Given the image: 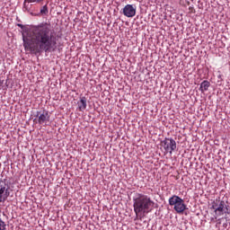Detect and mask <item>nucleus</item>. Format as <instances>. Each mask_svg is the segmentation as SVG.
Segmentation results:
<instances>
[{
	"label": "nucleus",
	"instance_id": "1",
	"mask_svg": "<svg viewBox=\"0 0 230 230\" xmlns=\"http://www.w3.org/2000/svg\"><path fill=\"white\" fill-rule=\"evenodd\" d=\"M22 37L25 51H30L34 55L48 51L51 48V44L55 42L53 32L46 26L35 28L33 31H28L27 36L23 34Z\"/></svg>",
	"mask_w": 230,
	"mask_h": 230
},
{
	"label": "nucleus",
	"instance_id": "3",
	"mask_svg": "<svg viewBox=\"0 0 230 230\" xmlns=\"http://www.w3.org/2000/svg\"><path fill=\"white\" fill-rule=\"evenodd\" d=\"M169 205L173 206L174 211L179 215L184 213L188 209L186 204L184 203V199L182 198L173 195L169 199Z\"/></svg>",
	"mask_w": 230,
	"mask_h": 230
},
{
	"label": "nucleus",
	"instance_id": "7",
	"mask_svg": "<svg viewBox=\"0 0 230 230\" xmlns=\"http://www.w3.org/2000/svg\"><path fill=\"white\" fill-rule=\"evenodd\" d=\"M137 7L134 4H127L123 8V14L126 17H134L136 15Z\"/></svg>",
	"mask_w": 230,
	"mask_h": 230
},
{
	"label": "nucleus",
	"instance_id": "5",
	"mask_svg": "<svg viewBox=\"0 0 230 230\" xmlns=\"http://www.w3.org/2000/svg\"><path fill=\"white\" fill-rule=\"evenodd\" d=\"M36 114L38 119H35L34 121H38L39 125L46 126L49 123V112L48 111H37Z\"/></svg>",
	"mask_w": 230,
	"mask_h": 230
},
{
	"label": "nucleus",
	"instance_id": "2",
	"mask_svg": "<svg viewBox=\"0 0 230 230\" xmlns=\"http://www.w3.org/2000/svg\"><path fill=\"white\" fill-rule=\"evenodd\" d=\"M133 202L134 212L137 217L148 215L155 208V202L152 200V198L141 193L137 194L136 198L133 199Z\"/></svg>",
	"mask_w": 230,
	"mask_h": 230
},
{
	"label": "nucleus",
	"instance_id": "10",
	"mask_svg": "<svg viewBox=\"0 0 230 230\" xmlns=\"http://www.w3.org/2000/svg\"><path fill=\"white\" fill-rule=\"evenodd\" d=\"M210 85L211 84L209 83V81L205 80L200 84L199 91H201V93H206V91L209 89Z\"/></svg>",
	"mask_w": 230,
	"mask_h": 230
},
{
	"label": "nucleus",
	"instance_id": "11",
	"mask_svg": "<svg viewBox=\"0 0 230 230\" xmlns=\"http://www.w3.org/2000/svg\"><path fill=\"white\" fill-rule=\"evenodd\" d=\"M2 215L3 213L0 211V230H6V223L3 221Z\"/></svg>",
	"mask_w": 230,
	"mask_h": 230
},
{
	"label": "nucleus",
	"instance_id": "14",
	"mask_svg": "<svg viewBox=\"0 0 230 230\" xmlns=\"http://www.w3.org/2000/svg\"><path fill=\"white\" fill-rule=\"evenodd\" d=\"M217 203H214L213 205H212V207H211V209H214L215 211H217Z\"/></svg>",
	"mask_w": 230,
	"mask_h": 230
},
{
	"label": "nucleus",
	"instance_id": "12",
	"mask_svg": "<svg viewBox=\"0 0 230 230\" xmlns=\"http://www.w3.org/2000/svg\"><path fill=\"white\" fill-rule=\"evenodd\" d=\"M40 13L46 15L48 13V4H44L40 9Z\"/></svg>",
	"mask_w": 230,
	"mask_h": 230
},
{
	"label": "nucleus",
	"instance_id": "9",
	"mask_svg": "<svg viewBox=\"0 0 230 230\" xmlns=\"http://www.w3.org/2000/svg\"><path fill=\"white\" fill-rule=\"evenodd\" d=\"M225 206H226V201H224V200L220 201L217 208H216V210H215L216 215L218 213L217 215L219 217H222V215H224V208H225Z\"/></svg>",
	"mask_w": 230,
	"mask_h": 230
},
{
	"label": "nucleus",
	"instance_id": "13",
	"mask_svg": "<svg viewBox=\"0 0 230 230\" xmlns=\"http://www.w3.org/2000/svg\"><path fill=\"white\" fill-rule=\"evenodd\" d=\"M30 3H31V2H30V1L23 2V8H25V10H31V4Z\"/></svg>",
	"mask_w": 230,
	"mask_h": 230
},
{
	"label": "nucleus",
	"instance_id": "6",
	"mask_svg": "<svg viewBox=\"0 0 230 230\" xmlns=\"http://www.w3.org/2000/svg\"><path fill=\"white\" fill-rule=\"evenodd\" d=\"M8 199V184L6 180H0V203Z\"/></svg>",
	"mask_w": 230,
	"mask_h": 230
},
{
	"label": "nucleus",
	"instance_id": "15",
	"mask_svg": "<svg viewBox=\"0 0 230 230\" xmlns=\"http://www.w3.org/2000/svg\"><path fill=\"white\" fill-rule=\"evenodd\" d=\"M1 85H3V83L0 81V87H1Z\"/></svg>",
	"mask_w": 230,
	"mask_h": 230
},
{
	"label": "nucleus",
	"instance_id": "4",
	"mask_svg": "<svg viewBox=\"0 0 230 230\" xmlns=\"http://www.w3.org/2000/svg\"><path fill=\"white\" fill-rule=\"evenodd\" d=\"M162 146L167 154H172L177 150V142H175L173 138L166 137L162 141Z\"/></svg>",
	"mask_w": 230,
	"mask_h": 230
},
{
	"label": "nucleus",
	"instance_id": "8",
	"mask_svg": "<svg viewBox=\"0 0 230 230\" xmlns=\"http://www.w3.org/2000/svg\"><path fill=\"white\" fill-rule=\"evenodd\" d=\"M77 105L80 112H84V111L87 109V98L81 97L80 101L77 102Z\"/></svg>",
	"mask_w": 230,
	"mask_h": 230
},
{
	"label": "nucleus",
	"instance_id": "16",
	"mask_svg": "<svg viewBox=\"0 0 230 230\" xmlns=\"http://www.w3.org/2000/svg\"><path fill=\"white\" fill-rule=\"evenodd\" d=\"M1 166H2V164L0 163V168H1Z\"/></svg>",
	"mask_w": 230,
	"mask_h": 230
}]
</instances>
